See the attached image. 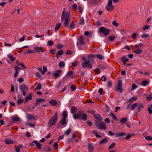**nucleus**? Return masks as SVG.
Wrapping results in <instances>:
<instances>
[{"label":"nucleus","instance_id":"1","mask_svg":"<svg viewBox=\"0 0 152 152\" xmlns=\"http://www.w3.org/2000/svg\"><path fill=\"white\" fill-rule=\"evenodd\" d=\"M61 21L62 22H64V27L68 26L69 23L70 21V16L68 12H67L66 14L65 9H64L62 13Z\"/></svg>","mask_w":152,"mask_h":152},{"label":"nucleus","instance_id":"2","mask_svg":"<svg viewBox=\"0 0 152 152\" xmlns=\"http://www.w3.org/2000/svg\"><path fill=\"white\" fill-rule=\"evenodd\" d=\"M58 115L57 112L55 113L54 116H52L48 123V126L51 127L55 125L58 119Z\"/></svg>","mask_w":152,"mask_h":152},{"label":"nucleus","instance_id":"3","mask_svg":"<svg viewBox=\"0 0 152 152\" xmlns=\"http://www.w3.org/2000/svg\"><path fill=\"white\" fill-rule=\"evenodd\" d=\"M93 57L94 55H90L88 57L87 60V59L85 57L82 58V59L84 61V62L82 64V67L85 68L88 67L91 59V58L92 57L93 58Z\"/></svg>","mask_w":152,"mask_h":152},{"label":"nucleus","instance_id":"4","mask_svg":"<svg viewBox=\"0 0 152 152\" xmlns=\"http://www.w3.org/2000/svg\"><path fill=\"white\" fill-rule=\"evenodd\" d=\"M95 124L96 126L100 129H106V124L104 122L99 123L97 121H95Z\"/></svg>","mask_w":152,"mask_h":152},{"label":"nucleus","instance_id":"5","mask_svg":"<svg viewBox=\"0 0 152 152\" xmlns=\"http://www.w3.org/2000/svg\"><path fill=\"white\" fill-rule=\"evenodd\" d=\"M112 0H109L107 5L105 7L106 10L108 11H112L114 9V6L112 5Z\"/></svg>","mask_w":152,"mask_h":152},{"label":"nucleus","instance_id":"6","mask_svg":"<svg viewBox=\"0 0 152 152\" xmlns=\"http://www.w3.org/2000/svg\"><path fill=\"white\" fill-rule=\"evenodd\" d=\"M99 31L100 32L102 33L104 35H107L110 33L109 30L104 27H101L99 28Z\"/></svg>","mask_w":152,"mask_h":152},{"label":"nucleus","instance_id":"7","mask_svg":"<svg viewBox=\"0 0 152 152\" xmlns=\"http://www.w3.org/2000/svg\"><path fill=\"white\" fill-rule=\"evenodd\" d=\"M20 90L23 92V96H25L26 95V92L28 90V88L25 85H22L20 87Z\"/></svg>","mask_w":152,"mask_h":152},{"label":"nucleus","instance_id":"8","mask_svg":"<svg viewBox=\"0 0 152 152\" xmlns=\"http://www.w3.org/2000/svg\"><path fill=\"white\" fill-rule=\"evenodd\" d=\"M79 119L86 121L87 119V115L83 112H79Z\"/></svg>","mask_w":152,"mask_h":152},{"label":"nucleus","instance_id":"9","mask_svg":"<svg viewBox=\"0 0 152 152\" xmlns=\"http://www.w3.org/2000/svg\"><path fill=\"white\" fill-rule=\"evenodd\" d=\"M83 38L82 37H80L78 41L77 42V45L78 46H81L83 45L84 44V42L83 41Z\"/></svg>","mask_w":152,"mask_h":152},{"label":"nucleus","instance_id":"10","mask_svg":"<svg viewBox=\"0 0 152 152\" xmlns=\"http://www.w3.org/2000/svg\"><path fill=\"white\" fill-rule=\"evenodd\" d=\"M61 124V126H60L59 127L60 128H64L66 126L65 125L66 123V119L65 118H62L60 121Z\"/></svg>","mask_w":152,"mask_h":152},{"label":"nucleus","instance_id":"11","mask_svg":"<svg viewBox=\"0 0 152 152\" xmlns=\"http://www.w3.org/2000/svg\"><path fill=\"white\" fill-rule=\"evenodd\" d=\"M36 50L38 53H39L40 52H44L45 51V50L42 47L36 46Z\"/></svg>","mask_w":152,"mask_h":152},{"label":"nucleus","instance_id":"12","mask_svg":"<svg viewBox=\"0 0 152 152\" xmlns=\"http://www.w3.org/2000/svg\"><path fill=\"white\" fill-rule=\"evenodd\" d=\"M137 109V110L139 112L141 111L144 108V106L141 103H139L138 104V106Z\"/></svg>","mask_w":152,"mask_h":152},{"label":"nucleus","instance_id":"13","mask_svg":"<svg viewBox=\"0 0 152 152\" xmlns=\"http://www.w3.org/2000/svg\"><path fill=\"white\" fill-rule=\"evenodd\" d=\"M62 72V71L61 70H58L56 71V72L54 74L53 76L56 78L60 76V73Z\"/></svg>","mask_w":152,"mask_h":152},{"label":"nucleus","instance_id":"14","mask_svg":"<svg viewBox=\"0 0 152 152\" xmlns=\"http://www.w3.org/2000/svg\"><path fill=\"white\" fill-rule=\"evenodd\" d=\"M137 99V97L136 96H133L129 99L127 101V102L128 103H131L133 102H134L135 101H136Z\"/></svg>","mask_w":152,"mask_h":152},{"label":"nucleus","instance_id":"15","mask_svg":"<svg viewBox=\"0 0 152 152\" xmlns=\"http://www.w3.org/2000/svg\"><path fill=\"white\" fill-rule=\"evenodd\" d=\"M32 95L31 94H29L25 98V101L24 102V103H26L29 100H31L32 98Z\"/></svg>","mask_w":152,"mask_h":152},{"label":"nucleus","instance_id":"16","mask_svg":"<svg viewBox=\"0 0 152 152\" xmlns=\"http://www.w3.org/2000/svg\"><path fill=\"white\" fill-rule=\"evenodd\" d=\"M26 117L28 119H35V117L32 114H28L26 115Z\"/></svg>","mask_w":152,"mask_h":152},{"label":"nucleus","instance_id":"17","mask_svg":"<svg viewBox=\"0 0 152 152\" xmlns=\"http://www.w3.org/2000/svg\"><path fill=\"white\" fill-rule=\"evenodd\" d=\"M33 142L35 143L36 147L39 149H41L42 147L41 145H42L40 143L36 141L35 140H33Z\"/></svg>","mask_w":152,"mask_h":152},{"label":"nucleus","instance_id":"18","mask_svg":"<svg viewBox=\"0 0 152 152\" xmlns=\"http://www.w3.org/2000/svg\"><path fill=\"white\" fill-rule=\"evenodd\" d=\"M5 143L7 144H9L11 143H13V141L11 139L7 138L5 140Z\"/></svg>","mask_w":152,"mask_h":152},{"label":"nucleus","instance_id":"19","mask_svg":"<svg viewBox=\"0 0 152 152\" xmlns=\"http://www.w3.org/2000/svg\"><path fill=\"white\" fill-rule=\"evenodd\" d=\"M64 52L63 50H60L56 54V57L57 58H58L60 56L62 55L63 54Z\"/></svg>","mask_w":152,"mask_h":152},{"label":"nucleus","instance_id":"20","mask_svg":"<svg viewBox=\"0 0 152 152\" xmlns=\"http://www.w3.org/2000/svg\"><path fill=\"white\" fill-rule=\"evenodd\" d=\"M88 148L89 152L92 151L94 150V147L91 143H89L88 144Z\"/></svg>","mask_w":152,"mask_h":152},{"label":"nucleus","instance_id":"21","mask_svg":"<svg viewBox=\"0 0 152 152\" xmlns=\"http://www.w3.org/2000/svg\"><path fill=\"white\" fill-rule=\"evenodd\" d=\"M49 103L53 106H56L57 104V102L55 100H51L49 102Z\"/></svg>","mask_w":152,"mask_h":152},{"label":"nucleus","instance_id":"22","mask_svg":"<svg viewBox=\"0 0 152 152\" xmlns=\"http://www.w3.org/2000/svg\"><path fill=\"white\" fill-rule=\"evenodd\" d=\"M127 121V119L126 118H122L120 120V122L122 124L126 123Z\"/></svg>","mask_w":152,"mask_h":152},{"label":"nucleus","instance_id":"23","mask_svg":"<svg viewBox=\"0 0 152 152\" xmlns=\"http://www.w3.org/2000/svg\"><path fill=\"white\" fill-rule=\"evenodd\" d=\"M142 52V50L140 48H138L134 51V52L137 54L141 53Z\"/></svg>","mask_w":152,"mask_h":152},{"label":"nucleus","instance_id":"24","mask_svg":"<svg viewBox=\"0 0 152 152\" xmlns=\"http://www.w3.org/2000/svg\"><path fill=\"white\" fill-rule=\"evenodd\" d=\"M121 60L123 61L124 64L125 65L126 64V62L129 61V59L126 58L125 56H123L121 58Z\"/></svg>","mask_w":152,"mask_h":152},{"label":"nucleus","instance_id":"25","mask_svg":"<svg viewBox=\"0 0 152 152\" xmlns=\"http://www.w3.org/2000/svg\"><path fill=\"white\" fill-rule=\"evenodd\" d=\"M94 117L96 119L101 121L102 120V118L101 116L97 114H95L94 115Z\"/></svg>","mask_w":152,"mask_h":152},{"label":"nucleus","instance_id":"26","mask_svg":"<svg viewBox=\"0 0 152 152\" xmlns=\"http://www.w3.org/2000/svg\"><path fill=\"white\" fill-rule=\"evenodd\" d=\"M84 20L83 17L80 18L79 24L80 25L83 26L84 24Z\"/></svg>","mask_w":152,"mask_h":152},{"label":"nucleus","instance_id":"27","mask_svg":"<svg viewBox=\"0 0 152 152\" xmlns=\"http://www.w3.org/2000/svg\"><path fill=\"white\" fill-rule=\"evenodd\" d=\"M138 106V103H135L133 104L132 106L131 109V110H134L135 108L136 107H137Z\"/></svg>","mask_w":152,"mask_h":152},{"label":"nucleus","instance_id":"28","mask_svg":"<svg viewBox=\"0 0 152 152\" xmlns=\"http://www.w3.org/2000/svg\"><path fill=\"white\" fill-rule=\"evenodd\" d=\"M65 66V63L63 61H61L59 63V66L60 68H63Z\"/></svg>","mask_w":152,"mask_h":152},{"label":"nucleus","instance_id":"29","mask_svg":"<svg viewBox=\"0 0 152 152\" xmlns=\"http://www.w3.org/2000/svg\"><path fill=\"white\" fill-rule=\"evenodd\" d=\"M71 111L72 113H74L77 112V109L75 107L73 106L72 107Z\"/></svg>","mask_w":152,"mask_h":152},{"label":"nucleus","instance_id":"30","mask_svg":"<svg viewBox=\"0 0 152 152\" xmlns=\"http://www.w3.org/2000/svg\"><path fill=\"white\" fill-rule=\"evenodd\" d=\"M108 142V140L106 138H104L99 143L100 144H104Z\"/></svg>","mask_w":152,"mask_h":152},{"label":"nucleus","instance_id":"31","mask_svg":"<svg viewBox=\"0 0 152 152\" xmlns=\"http://www.w3.org/2000/svg\"><path fill=\"white\" fill-rule=\"evenodd\" d=\"M126 135V133L125 132H122L119 133L117 134L116 135V137H118L120 136H122Z\"/></svg>","mask_w":152,"mask_h":152},{"label":"nucleus","instance_id":"32","mask_svg":"<svg viewBox=\"0 0 152 152\" xmlns=\"http://www.w3.org/2000/svg\"><path fill=\"white\" fill-rule=\"evenodd\" d=\"M62 116L63 117V118H66L68 114L66 111H64L63 113H61Z\"/></svg>","mask_w":152,"mask_h":152},{"label":"nucleus","instance_id":"33","mask_svg":"<svg viewBox=\"0 0 152 152\" xmlns=\"http://www.w3.org/2000/svg\"><path fill=\"white\" fill-rule=\"evenodd\" d=\"M61 26V23H58L57 24H56L55 27V30L56 31L58 30Z\"/></svg>","mask_w":152,"mask_h":152},{"label":"nucleus","instance_id":"34","mask_svg":"<svg viewBox=\"0 0 152 152\" xmlns=\"http://www.w3.org/2000/svg\"><path fill=\"white\" fill-rule=\"evenodd\" d=\"M26 124L27 126L32 128H34L35 127V125L31 123L26 122Z\"/></svg>","mask_w":152,"mask_h":152},{"label":"nucleus","instance_id":"35","mask_svg":"<svg viewBox=\"0 0 152 152\" xmlns=\"http://www.w3.org/2000/svg\"><path fill=\"white\" fill-rule=\"evenodd\" d=\"M79 115V112L77 114L73 115V118L75 119H77L78 118L79 119V116H80Z\"/></svg>","mask_w":152,"mask_h":152},{"label":"nucleus","instance_id":"36","mask_svg":"<svg viewBox=\"0 0 152 152\" xmlns=\"http://www.w3.org/2000/svg\"><path fill=\"white\" fill-rule=\"evenodd\" d=\"M12 56V55L11 54H9L8 56V57L10 58V60L11 61H14L15 60V58H13Z\"/></svg>","mask_w":152,"mask_h":152},{"label":"nucleus","instance_id":"37","mask_svg":"<svg viewBox=\"0 0 152 152\" xmlns=\"http://www.w3.org/2000/svg\"><path fill=\"white\" fill-rule=\"evenodd\" d=\"M45 100L44 99H36V105H37L39 102H42L44 101Z\"/></svg>","mask_w":152,"mask_h":152},{"label":"nucleus","instance_id":"38","mask_svg":"<svg viewBox=\"0 0 152 152\" xmlns=\"http://www.w3.org/2000/svg\"><path fill=\"white\" fill-rule=\"evenodd\" d=\"M26 50V51L25 53V54L31 53L34 52L33 50L31 49H27Z\"/></svg>","mask_w":152,"mask_h":152},{"label":"nucleus","instance_id":"39","mask_svg":"<svg viewBox=\"0 0 152 152\" xmlns=\"http://www.w3.org/2000/svg\"><path fill=\"white\" fill-rule=\"evenodd\" d=\"M146 98L148 101L151 100L152 99V94H150L148 96L146 97Z\"/></svg>","mask_w":152,"mask_h":152},{"label":"nucleus","instance_id":"40","mask_svg":"<svg viewBox=\"0 0 152 152\" xmlns=\"http://www.w3.org/2000/svg\"><path fill=\"white\" fill-rule=\"evenodd\" d=\"M148 110L150 114L152 113V104H151L150 106L148 107Z\"/></svg>","mask_w":152,"mask_h":152},{"label":"nucleus","instance_id":"41","mask_svg":"<svg viewBox=\"0 0 152 152\" xmlns=\"http://www.w3.org/2000/svg\"><path fill=\"white\" fill-rule=\"evenodd\" d=\"M109 115L114 119H115L117 118V117L112 112H110V113Z\"/></svg>","mask_w":152,"mask_h":152},{"label":"nucleus","instance_id":"42","mask_svg":"<svg viewBox=\"0 0 152 152\" xmlns=\"http://www.w3.org/2000/svg\"><path fill=\"white\" fill-rule=\"evenodd\" d=\"M20 118L18 117H14L12 118V121L14 122H16L19 121Z\"/></svg>","mask_w":152,"mask_h":152},{"label":"nucleus","instance_id":"43","mask_svg":"<svg viewBox=\"0 0 152 152\" xmlns=\"http://www.w3.org/2000/svg\"><path fill=\"white\" fill-rule=\"evenodd\" d=\"M96 56L100 60H103L104 59V56L100 55H97Z\"/></svg>","mask_w":152,"mask_h":152},{"label":"nucleus","instance_id":"44","mask_svg":"<svg viewBox=\"0 0 152 152\" xmlns=\"http://www.w3.org/2000/svg\"><path fill=\"white\" fill-rule=\"evenodd\" d=\"M71 132V129H69L65 132L64 134L66 135H69L70 134Z\"/></svg>","mask_w":152,"mask_h":152},{"label":"nucleus","instance_id":"45","mask_svg":"<svg viewBox=\"0 0 152 152\" xmlns=\"http://www.w3.org/2000/svg\"><path fill=\"white\" fill-rule=\"evenodd\" d=\"M115 142H113L112 143L111 145L109 146V147L108 148V149H110L113 148L115 146Z\"/></svg>","mask_w":152,"mask_h":152},{"label":"nucleus","instance_id":"46","mask_svg":"<svg viewBox=\"0 0 152 152\" xmlns=\"http://www.w3.org/2000/svg\"><path fill=\"white\" fill-rule=\"evenodd\" d=\"M121 86H118L117 87V90L120 93L123 91V90L121 88Z\"/></svg>","mask_w":152,"mask_h":152},{"label":"nucleus","instance_id":"47","mask_svg":"<svg viewBox=\"0 0 152 152\" xmlns=\"http://www.w3.org/2000/svg\"><path fill=\"white\" fill-rule=\"evenodd\" d=\"M23 99L20 98L18 100L17 103L18 104H19L23 103Z\"/></svg>","mask_w":152,"mask_h":152},{"label":"nucleus","instance_id":"48","mask_svg":"<svg viewBox=\"0 0 152 152\" xmlns=\"http://www.w3.org/2000/svg\"><path fill=\"white\" fill-rule=\"evenodd\" d=\"M115 36H111L109 37V40L111 42L114 41L115 39Z\"/></svg>","mask_w":152,"mask_h":152},{"label":"nucleus","instance_id":"49","mask_svg":"<svg viewBox=\"0 0 152 152\" xmlns=\"http://www.w3.org/2000/svg\"><path fill=\"white\" fill-rule=\"evenodd\" d=\"M149 35L148 34H143L141 36L142 38H147L149 37Z\"/></svg>","mask_w":152,"mask_h":152},{"label":"nucleus","instance_id":"50","mask_svg":"<svg viewBox=\"0 0 152 152\" xmlns=\"http://www.w3.org/2000/svg\"><path fill=\"white\" fill-rule=\"evenodd\" d=\"M112 24L113 25L116 27H117L119 26V24L117 23L115 20L113 21Z\"/></svg>","mask_w":152,"mask_h":152},{"label":"nucleus","instance_id":"51","mask_svg":"<svg viewBox=\"0 0 152 152\" xmlns=\"http://www.w3.org/2000/svg\"><path fill=\"white\" fill-rule=\"evenodd\" d=\"M48 44L50 46H52L53 44V42L51 40H49L48 42Z\"/></svg>","mask_w":152,"mask_h":152},{"label":"nucleus","instance_id":"52","mask_svg":"<svg viewBox=\"0 0 152 152\" xmlns=\"http://www.w3.org/2000/svg\"><path fill=\"white\" fill-rule=\"evenodd\" d=\"M143 45L142 43H138L134 45V47L135 48H137L139 47H142L143 46Z\"/></svg>","mask_w":152,"mask_h":152},{"label":"nucleus","instance_id":"53","mask_svg":"<svg viewBox=\"0 0 152 152\" xmlns=\"http://www.w3.org/2000/svg\"><path fill=\"white\" fill-rule=\"evenodd\" d=\"M42 86L40 83L38 84V85L36 88V89L37 90H40L41 89Z\"/></svg>","mask_w":152,"mask_h":152},{"label":"nucleus","instance_id":"54","mask_svg":"<svg viewBox=\"0 0 152 152\" xmlns=\"http://www.w3.org/2000/svg\"><path fill=\"white\" fill-rule=\"evenodd\" d=\"M145 138L146 140H152V138L150 136H145Z\"/></svg>","mask_w":152,"mask_h":152},{"label":"nucleus","instance_id":"55","mask_svg":"<svg viewBox=\"0 0 152 152\" xmlns=\"http://www.w3.org/2000/svg\"><path fill=\"white\" fill-rule=\"evenodd\" d=\"M71 89L72 91H74L76 89V86L74 85H72L71 87Z\"/></svg>","mask_w":152,"mask_h":152},{"label":"nucleus","instance_id":"56","mask_svg":"<svg viewBox=\"0 0 152 152\" xmlns=\"http://www.w3.org/2000/svg\"><path fill=\"white\" fill-rule=\"evenodd\" d=\"M75 25L73 23V22H72L71 25L69 27V28L71 29H73L74 28Z\"/></svg>","mask_w":152,"mask_h":152},{"label":"nucleus","instance_id":"57","mask_svg":"<svg viewBox=\"0 0 152 152\" xmlns=\"http://www.w3.org/2000/svg\"><path fill=\"white\" fill-rule=\"evenodd\" d=\"M148 81L145 80L143 81L142 83V85L143 86H145L148 84Z\"/></svg>","mask_w":152,"mask_h":152},{"label":"nucleus","instance_id":"58","mask_svg":"<svg viewBox=\"0 0 152 152\" xmlns=\"http://www.w3.org/2000/svg\"><path fill=\"white\" fill-rule=\"evenodd\" d=\"M137 87V86L134 84H133L132 85V90H134L135 88H136Z\"/></svg>","mask_w":152,"mask_h":152},{"label":"nucleus","instance_id":"59","mask_svg":"<svg viewBox=\"0 0 152 152\" xmlns=\"http://www.w3.org/2000/svg\"><path fill=\"white\" fill-rule=\"evenodd\" d=\"M150 26L149 25H145V26L143 28V30H145L146 29H148L149 28Z\"/></svg>","mask_w":152,"mask_h":152},{"label":"nucleus","instance_id":"60","mask_svg":"<svg viewBox=\"0 0 152 152\" xmlns=\"http://www.w3.org/2000/svg\"><path fill=\"white\" fill-rule=\"evenodd\" d=\"M36 76L37 77H38L39 78H42V76H41V75H40L39 74V73L38 72H37L36 73Z\"/></svg>","mask_w":152,"mask_h":152},{"label":"nucleus","instance_id":"61","mask_svg":"<svg viewBox=\"0 0 152 152\" xmlns=\"http://www.w3.org/2000/svg\"><path fill=\"white\" fill-rule=\"evenodd\" d=\"M78 64V62L77 61H75L72 64V66L75 67L77 66Z\"/></svg>","mask_w":152,"mask_h":152},{"label":"nucleus","instance_id":"62","mask_svg":"<svg viewBox=\"0 0 152 152\" xmlns=\"http://www.w3.org/2000/svg\"><path fill=\"white\" fill-rule=\"evenodd\" d=\"M63 45L62 44H59L57 46V48L58 49H61L62 48Z\"/></svg>","mask_w":152,"mask_h":152},{"label":"nucleus","instance_id":"63","mask_svg":"<svg viewBox=\"0 0 152 152\" xmlns=\"http://www.w3.org/2000/svg\"><path fill=\"white\" fill-rule=\"evenodd\" d=\"M132 136V135L130 134H128L126 136V138L127 140H128Z\"/></svg>","mask_w":152,"mask_h":152},{"label":"nucleus","instance_id":"64","mask_svg":"<svg viewBox=\"0 0 152 152\" xmlns=\"http://www.w3.org/2000/svg\"><path fill=\"white\" fill-rule=\"evenodd\" d=\"M53 147L55 148H58V142H55L54 145H53Z\"/></svg>","mask_w":152,"mask_h":152}]
</instances>
